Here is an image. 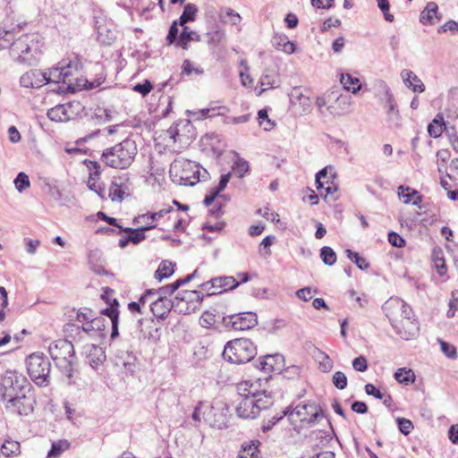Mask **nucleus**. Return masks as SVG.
<instances>
[{"label":"nucleus","instance_id":"f257e3e1","mask_svg":"<svg viewBox=\"0 0 458 458\" xmlns=\"http://www.w3.org/2000/svg\"><path fill=\"white\" fill-rule=\"evenodd\" d=\"M395 333L404 340L416 338L420 326L411 308L400 298H390L382 307Z\"/></svg>","mask_w":458,"mask_h":458},{"label":"nucleus","instance_id":"f03ea898","mask_svg":"<svg viewBox=\"0 0 458 458\" xmlns=\"http://www.w3.org/2000/svg\"><path fill=\"white\" fill-rule=\"evenodd\" d=\"M138 153L136 142L131 139L106 148L101 155V161L114 169H126L131 165Z\"/></svg>","mask_w":458,"mask_h":458},{"label":"nucleus","instance_id":"7ed1b4c3","mask_svg":"<svg viewBox=\"0 0 458 458\" xmlns=\"http://www.w3.org/2000/svg\"><path fill=\"white\" fill-rule=\"evenodd\" d=\"M48 351L56 367L65 374L68 383L72 384L74 356L72 344L65 339H59L49 344Z\"/></svg>","mask_w":458,"mask_h":458},{"label":"nucleus","instance_id":"20e7f679","mask_svg":"<svg viewBox=\"0 0 458 458\" xmlns=\"http://www.w3.org/2000/svg\"><path fill=\"white\" fill-rule=\"evenodd\" d=\"M11 56L18 63L33 65L38 62L39 50L33 35H23L13 41Z\"/></svg>","mask_w":458,"mask_h":458},{"label":"nucleus","instance_id":"39448f33","mask_svg":"<svg viewBox=\"0 0 458 458\" xmlns=\"http://www.w3.org/2000/svg\"><path fill=\"white\" fill-rule=\"evenodd\" d=\"M294 430L300 431L301 428L311 426L323 417L320 408L316 403L299 404L293 410L284 411Z\"/></svg>","mask_w":458,"mask_h":458},{"label":"nucleus","instance_id":"423d86ee","mask_svg":"<svg viewBox=\"0 0 458 458\" xmlns=\"http://www.w3.org/2000/svg\"><path fill=\"white\" fill-rule=\"evenodd\" d=\"M256 355V347L247 338H239L228 342L223 351V358L234 364L246 363Z\"/></svg>","mask_w":458,"mask_h":458},{"label":"nucleus","instance_id":"0eeeda50","mask_svg":"<svg viewBox=\"0 0 458 458\" xmlns=\"http://www.w3.org/2000/svg\"><path fill=\"white\" fill-rule=\"evenodd\" d=\"M27 371L31 380L38 386L50 383L51 362L42 352H34L26 359Z\"/></svg>","mask_w":458,"mask_h":458},{"label":"nucleus","instance_id":"6e6552de","mask_svg":"<svg viewBox=\"0 0 458 458\" xmlns=\"http://www.w3.org/2000/svg\"><path fill=\"white\" fill-rule=\"evenodd\" d=\"M274 403L272 395H256L241 399L235 408L241 419L250 420L258 417L262 410L270 407Z\"/></svg>","mask_w":458,"mask_h":458},{"label":"nucleus","instance_id":"1a4fd4ad","mask_svg":"<svg viewBox=\"0 0 458 458\" xmlns=\"http://www.w3.org/2000/svg\"><path fill=\"white\" fill-rule=\"evenodd\" d=\"M170 175L181 184L194 185L199 181L200 172L197 165L188 159L178 157L170 165Z\"/></svg>","mask_w":458,"mask_h":458},{"label":"nucleus","instance_id":"9d476101","mask_svg":"<svg viewBox=\"0 0 458 458\" xmlns=\"http://www.w3.org/2000/svg\"><path fill=\"white\" fill-rule=\"evenodd\" d=\"M2 399L13 398L18 394L28 393L31 385L22 374L17 371L8 370L4 373L1 381Z\"/></svg>","mask_w":458,"mask_h":458},{"label":"nucleus","instance_id":"9b49d317","mask_svg":"<svg viewBox=\"0 0 458 458\" xmlns=\"http://www.w3.org/2000/svg\"><path fill=\"white\" fill-rule=\"evenodd\" d=\"M231 415L226 403L215 400L211 404L207 403L206 411H203V420L212 428L218 429L229 426Z\"/></svg>","mask_w":458,"mask_h":458},{"label":"nucleus","instance_id":"f8f14e48","mask_svg":"<svg viewBox=\"0 0 458 458\" xmlns=\"http://www.w3.org/2000/svg\"><path fill=\"white\" fill-rule=\"evenodd\" d=\"M203 298L199 291L180 292L174 300V309L182 314L193 313L199 308Z\"/></svg>","mask_w":458,"mask_h":458},{"label":"nucleus","instance_id":"ddd939ff","mask_svg":"<svg viewBox=\"0 0 458 458\" xmlns=\"http://www.w3.org/2000/svg\"><path fill=\"white\" fill-rule=\"evenodd\" d=\"M27 393L3 400L5 403V407L13 412L20 415H28L33 411L32 400L26 395Z\"/></svg>","mask_w":458,"mask_h":458},{"label":"nucleus","instance_id":"4468645a","mask_svg":"<svg viewBox=\"0 0 458 458\" xmlns=\"http://www.w3.org/2000/svg\"><path fill=\"white\" fill-rule=\"evenodd\" d=\"M377 86L384 94L385 108L389 119H398L400 114L391 89L384 81H379Z\"/></svg>","mask_w":458,"mask_h":458},{"label":"nucleus","instance_id":"2eb2a0df","mask_svg":"<svg viewBox=\"0 0 458 458\" xmlns=\"http://www.w3.org/2000/svg\"><path fill=\"white\" fill-rule=\"evenodd\" d=\"M97 39L102 45L110 46L116 38V31L112 22L104 20L97 21Z\"/></svg>","mask_w":458,"mask_h":458},{"label":"nucleus","instance_id":"dca6fc26","mask_svg":"<svg viewBox=\"0 0 458 458\" xmlns=\"http://www.w3.org/2000/svg\"><path fill=\"white\" fill-rule=\"evenodd\" d=\"M232 327L234 330H247L258 324L257 315L253 312H243L233 315L230 318Z\"/></svg>","mask_w":458,"mask_h":458},{"label":"nucleus","instance_id":"f3484780","mask_svg":"<svg viewBox=\"0 0 458 458\" xmlns=\"http://www.w3.org/2000/svg\"><path fill=\"white\" fill-rule=\"evenodd\" d=\"M46 74L40 70H30L20 78V83L25 88L38 89L46 84Z\"/></svg>","mask_w":458,"mask_h":458},{"label":"nucleus","instance_id":"a211bd4d","mask_svg":"<svg viewBox=\"0 0 458 458\" xmlns=\"http://www.w3.org/2000/svg\"><path fill=\"white\" fill-rule=\"evenodd\" d=\"M290 101L293 106L300 107L301 114H307L311 110V100L309 97L302 94L301 89L294 88L290 93Z\"/></svg>","mask_w":458,"mask_h":458},{"label":"nucleus","instance_id":"6ab92c4d","mask_svg":"<svg viewBox=\"0 0 458 458\" xmlns=\"http://www.w3.org/2000/svg\"><path fill=\"white\" fill-rule=\"evenodd\" d=\"M400 76L404 85L414 93H422L425 91L426 87L424 83L412 71L403 69L401 72Z\"/></svg>","mask_w":458,"mask_h":458},{"label":"nucleus","instance_id":"aec40b11","mask_svg":"<svg viewBox=\"0 0 458 458\" xmlns=\"http://www.w3.org/2000/svg\"><path fill=\"white\" fill-rule=\"evenodd\" d=\"M259 384L258 381L244 380L237 384V391L241 399L244 397H256V395H271L266 391H259Z\"/></svg>","mask_w":458,"mask_h":458},{"label":"nucleus","instance_id":"412c9836","mask_svg":"<svg viewBox=\"0 0 458 458\" xmlns=\"http://www.w3.org/2000/svg\"><path fill=\"white\" fill-rule=\"evenodd\" d=\"M280 77L276 69L275 68H267L264 70L260 80L259 84L262 88V91H265L269 89L277 88L280 86Z\"/></svg>","mask_w":458,"mask_h":458},{"label":"nucleus","instance_id":"4be33fe9","mask_svg":"<svg viewBox=\"0 0 458 458\" xmlns=\"http://www.w3.org/2000/svg\"><path fill=\"white\" fill-rule=\"evenodd\" d=\"M150 310L152 313L159 318H165L172 308H174V301H171L164 297H157L155 301H151Z\"/></svg>","mask_w":458,"mask_h":458},{"label":"nucleus","instance_id":"5701e85b","mask_svg":"<svg viewBox=\"0 0 458 458\" xmlns=\"http://www.w3.org/2000/svg\"><path fill=\"white\" fill-rule=\"evenodd\" d=\"M440 19L441 15L438 13V6L435 2L428 3L420 15V21L423 25H433L436 21Z\"/></svg>","mask_w":458,"mask_h":458},{"label":"nucleus","instance_id":"b1692460","mask_svg":"<svg viewBox=\"0 0 458 458\" xmlns=\"http://www.w3.org/2000/svg\"><path fill=\"white\" fill-rule=\"evenodd\" d=\"M108 293H113L114 291L108 289L106 291V294L102 295V298L106 299V301L108 304V307H106V309H103L101 311V314L108 317L110 318L111 322H114V321L119 320V310H118L119 303L116 299H114V298L110 299L108 297Z\"/></svg>","mask_w":458,"mask_h":458},{"label":"nucleus","instance_id":"393cba45","mask_svg":"<svg viewBox=\"0 0 458 458\" xmlns=\"http://www.w3.org/2000/svg\"><path fill=\"white\" fill-rule=\"evenodd\" d=\"M85 352L91 367L95 368L101 364L106 360V353L104 350L95 344L85 346Z\"/></svg>","mask_w":458,"mask_h":458},{"label":"nucleus","instance_id":"a878e982","mask_svg":"<svg viewBox=\"0 0 458 458\" xmlns=\"http://www.w3.org/2000/svg\"><path fill=\"white\" fill-rule=\"evenodd\" d=\"M157 227V225L151 224L148 225H143L138 228H122L123 232L128 233V240L134 244H138L146 239L145 232L148 230H151Z\"/></svg>","mask_w":458,"mask_h":458},{"label":"nucleus","instance_id":"bb28decb","mask_svg":"<svg viewBox=\"0 0 458 458\" xmlns=\"http://www.w3.org/2000/svg\"><path fill=\"white\" fill-rule=\"evenodd\" d=\"M60 66L63 72L62 76L64 78V84L71 85L72 78L78 73L81 67L80 62L77 58H74L73 60H70L68 63L64 62L60 64Z\"/></svg>","mask_w":458,"mask_h":458},{"label":"nucleus","instance_id":"cd10ccee","mask_svg":"<svg viewBox=\"0 0 458 458\" xmlns=\"http://www.w3.org/2000/svg\"><path fill=\"white\" fill-rule=\"evenodd\" d=\"M272 45L280 51L285 54H293L295 51V45L290 41L284 34H275L272 38Z\"/></svg>","mask_w":458,"mask_h":458},{"label":"nucleus","instance_id":"c85d7f7f","mask_svg":"<svg viewBox=\"0 0 458 458\" xmlns=\"http://www.w3.org/2000/svg\"><path fill=\"white\" fill-rule=\"evenodd\" d=\"M259 445L260 442L259 440L244 442L242 445L238 458H260Z\"/></svg>","mask_w":458,"mask_h":458},{"label":"nucleus","instance_id":"c756f323","mask_svg":"<svg viewBox=\"0 0 458 458\" xmlns=\"http://www.w3.org/2000/svg\"><path fill=\"white\" fill-rule=\"evenodd\" d=\"M215 288L218 291V293L232 290L239 285V282L233 276H220L212 279Z\"/></svg>","mask_w":458,"mask_h":458},{"label":"nucleus","instance_id":"7c9ffc66","mask_svg":"<svg viewBox=\"0 0 458 458\" xmlns=\"http://www.w3.org/2000/svg\"><path fill=\"white\" fill-rule=\"evenodd\" d=\"M283 361L284 357L280 354L267 355L259 362V368L264 370L266 373H268L273 370H279L280 367L276 368V365H279Z\"/></svg>","mask_w":458,"mask_h":458},{"label":"nucleus","instance_id":"2f4dec72","mask_svg":"<svg viewBox=\"0 0 458 458\" xmlns=\"http://www.w3.org/2000/svg\"><path fill=\"white\" fill-rule=\"evenodd\" d=\"M182 126L183 128H192V125L190 122V120H180L176 123H174L167 131L166 135L168 138L173 141V143H175L176 141H182V135L180 133V127Z\"/></svg>","mask_w":458,"mask_h":458},{"label":"nucleus","instance_id":"473e14b6","mask_svg":"<svg viewBox=\"0 0 458 458\" xmlns=\"http://www.w3.org/2000/svg\"><path fill=\"white\" fill-rule=\"evenodd\" d=\"M231 178V173H227L225 174L221 175L218 185L212 189L208 195H207L204 199V204L206 206H209L213 203L215 199L219 195L221 191L225 190L229 180Z\"/></svg>","mask_w":458,"mask_h":458},{"label":"nucleus","instance_id":"72a5a7b5","mask_svg":"<svg viewBox=\"0 0 458 458\" xmlns=\"http://www.w3.org/2000/svg\"><path fill=\"white\" fill-rule=\"evenodd\" d=\"M340 81L344 89L351 91L353 94H356L361 89L360 80L350 73H342Z\"/></svg>","mask_w":458,"mask_h":458},{"label":"nucleus","instance_id":"f704fd0d","mask_svg":"<svg viewBox=\"0 0 458 458\" xmlns=\"http://www.w3.org/2000/svg\"><path fill=\"white\" fill-rule=\"evenodd\" d=\"M70 106L58 105L47 111V117L55 122H64L70 119L68 109Z\"/></svg>","mask_w":458,"mask_h":458},{"label":"nucleus","instance_id":"c9c22d12","mask_svg":"<svg viewBox=\"0 0 458 458\" xmlns=\"http://www.w3.org/2000/svg\"><path fill=\"white\" fill-rule=\"evenodd\" d=\"M128 188L116 181H114L109 187V198L112 201L121 202Z\"/></svg>","mask_w":458,"mask_h":458},{"label":"nucleus","instance_id":"e433bc0d","mask_svg":"<svg viewBox=\"0 0 458 458\" xmlns=\"http://www.w3.org/2000/svg\"><path fill=\"white\" fill-rule=\"evenodd\" d=\"M183 27V30L179 37V41H178V45L182 47L183 49H187L188 48V43L190 41H200V36L193 31V30H189V28L186 27L185 25L182 26Z\"/></svg>","mask_w":458,"mask_h":458},{"label":"nucleus","instance_id":"4c0bfd02","mask_svg":"<svg viewBox=\"0 0 458 458\" xmlns=\"http://www.w3.org/2000/svg\"><path fill=\"white\" fill-rule=\"evenodd\" d=\"M409 191L410 188H405L402 185L398 188V195L403 199L405 204L412 203L413 205H418L421 201V197L418 194V191H412L409 192Z\"/></svg>","mask_w":458,"mask_h":458},{"label":"nucleus","instance_id":"58836bf2","mask_svg":"<svg viewBox=\"0 0 458 458\" xmlns=\"http://www.w3.org/2000/svg\"><path fill=\"white\" fill-rule=\"evenodd\" d=\"M198 13V7L195 4H187L183 8V12L179 18V23L181 26H184L189 21H193Z\"/></svg>","mask_w":458,"mask_h":458},{"label":"nucleus","instance_id":"ea45409f","mask_svg":"<svg viewBox=\"0 0 458 458\" xmlns=\"http://www.w3.org/2000/svg\"><path fill=\"white\" fill-rule=\"evenodd\" d=\"M394 378L400 384L408 385L415 381V374L411 369L400 368L394 373Z\"/></svg>","mask_w":458,"mask_h":458},{"label":"nucleus","instance_id":"a19ab883","mask_svg":"<svg viewBox=\"0 0 458 458\" xmlns=\"http://www.w3.org/2000/svg\"><path fill=\"white\" fill-rule=\"evenodd\" d=\"M174 265L170 261H162L155 273V278L157 279L158 281H161L165 278L169 277L174 272Z\"/></svg>","mask_w":458,"mask_h":458},{"label":"nucleus","instance_id":"79ce46f5","mask_svg":"<svg viewBox=\"0 0 458 458\" xmlns=\"http://www.w3.org/2000/svg\"><path fill=\"white\" fill-rule=\"evenodd\" d=\"M104 318L102 317L94 318L92 320L88 321L82 325V330L91 335L97 331H101L105 327Z\"/></svg>","mask_w":458,"mask_h":458},{"label":"nucleus","instance_id":"37998d69","mask_svg":"<svg viewBox=\"0 0 458 458\" xmlns=\"http://www.w3.org/2000/svg\"><path fill=\"white\" fill-rule=\"evenodd\" d=\"M225 109L224 106H210L208 108L199 109L196 112H190L189 114L196 120H203L208 117H213L220 114L219 112L216 113V110Z\"/></svg>","mask_w":458,"mask_h":458},{"label":"nucleus","instance_id":"c03bdc74","mask_svg":"<svg viewBox=\"0 0 458 458\" xmlns=\"http://www.w3.org/2000/svg\"><path fill=\"white\" fill-rule=\"evenodd\" d=\"M335 104L337 105V108L340 112H336L334 106H328L327 109L330 110L332 114L335 113L336 114H342L347 112L351 106V97L348 95H340L335 99Z\"/></svg>","mask_w":458,"mask_h":458},{"label":"nucleus","instance_id":"a18cd8bd","mask_svg":"<svg viewBox=\"0 0 458 458\" xmlns=\"http://www.w3.org/2000/svg\"><path fill=\"white\" fill-rule=\"evenodd\" d=\"M46 74L47 80L46 84L54 82V83H64V78H63V72L61 66L53 67L48 71L44 72Z\"/></svg>","mask_w":458,"mask_h":458},{"label":"nucleus","instance_id":"49530a36","mask_svg":"<svg viewBox=\"0 0 458 458\" xmlns=\"http://www.w3.org/2000/svg\"><path fill=\"white\" fill-rule=\"evenodd\" d=\"M70 446V444L67 440H61L56 443H53L51 449L47 453V458H57L62 453L67 450Z\"/></svg>","mask_w":458,"mask_h":458},{"label":"nucleus","instance_id":"de8ad7c7","mask_svg":"<svg viewBox=\"0 0 458 458\" xmlns=\"http://www.w3.org/2000/svg\"><path fill=\"white\" fill-rule=\"evenodd\" d=\"M232 170L239 178H242L246 174L249 173V163L245 159L237 157L236 160L233 162Z\"/></svg>","mask_w":458,"mask_h":458},{"label":"nucleus","instance_id":"09e8293b","mask_svg":"<svg viewBox=\"0 0 458 458\" xmlns=\"http://www.w3.org/2000/svg\"><path fill=\"white\" fill-rule=\"evenodd\" d=\"M1 452L6 457L17 455L20 454V443L13 440H6L1 446Z\"/></svg>","mask_w":458,"mask_h":458},{"label":"nucleus","instance_id":"8fccbe9b","mask_svg":"<svg viewBox=\"0 0 458 458\" xmlns=\"http://www.w3.org/2000/svg\"><path fill=\"white\" fill-rule=\"evenodd\" d=\"M443 117L439 114L428 126V134L433 138H437L443 131Z\"/></svg>","mask_w":458,"mask_h":458},{"label":"nucleus","instance_id":"3c124183","mask_svg":"<svg viewBox=\"0 0 458 458\" xmlns=\"http://www.w3.org/2000/svg\"><path fill=\"white\" fill-rule=\"evenodd\" d=\"M320 258L326 265L332 266L336 261V254L332 248L325 246L320 250Z\"/></svg>","mask_w":458,"mask_h":458},{"label":"nucleus","instance_id":"603ef678","mask_svg":"<svg viewBox=\"0 0 458 458\" xmlns=\"http://www.w3.org/2000/svg\"><path fill=\"white\" fill-rule=\"evenodd\" d=\"M345 253L348 259L353 261L360 269L365 270L369 267L367 260L360 257L357 252H353L351 250H346Z\"/></svg>","mask_w":458,"mask_h":458},{"label":"nucleus","instance_id":"864d4df0","mask_svg":"<svg viewBox=\"0 0 458 458\" xmlns=\"http://www.w3.org/2000/svg\"><path fill=\"white\" fill-rule=\"evenodd\" d=\"M13 182L19 192H22L30 186L29 176L23 172L18 174Z\"/></svg>","mask_w":458,"mask_h":458},{"label":"nucleus","instance_id":"5fc2aeb1","mask_svg":"<svg viewBox=\"0 0 458 458\" xmlns=\"http://www.w3.org/2000/svg\"><path fill=\"white\" fill-rule=\"evenodd\" d=\"M437 342L440 344V349L442 352L449 359H456L457 358V352L454 345L442 340L437 339Z\"/></svg>","mask_w":458,"mask_h":458},{"label":"nucleus","instance_id":"6e6d98bb","mask_svg":"<svg viewBox=\"0 0 458 458\" xmlns=\"http://www.w3.org/2000/svg\"><path fill=\"white\" fill-rule=\"evenodd\" d=\"M207 35L208 38V43L209 45L217 46L225 39V33L222 30H215L208 32Z\"/></svg>","mask_w":458,"mask_h":458},{"label":"nucleus","instance_id":"4d7b16f0","mask_svg":"<svg viewBox=\"0 0 458 458\" xmlns=\"http://www.w3.org/2000/svg\"><path fill=\"white\" fill-rule=\"evenodd\" d=\"M258 119L259 125L262 126L265 131H270L275 126V123L269 119L267 112L265 109L259 111Z\"/></svg>","mask_w":458,"mask_h":458},{"label":"nucleus","instance_id":"13d9d810","mask_svg":"<svg viewBox=\"0 0 458 458\" xmlns=\"http://www.w3.org/2000/svg\"><path fill=\"white\" fill-rule=\"evenodd\" d=\"M377 6L383 13L384 18L386 21L392 22L394 20V16L390 13V4L388 0H377Z\"/></svg>","mask_w":458,"mask_h":458},{"label":"nucleus","instance_id":"bf43d9fd","mask_svg":"<svg viewBox=\"0 0 458 458\" xmlns=\"http://www.w3.org/2000/svg\"><path fill=\"white\" fill-rule=\"evenodd\" d=\"M333 384L336 388L343 390L347 386V377L342 371H336L333 375Z\"/></svg>","mask_w":458,"mask_h":458},{"label":"nucleus","instance_id":"052dcab7","mask_svg":"<svg viewBox=\"0 0 458 458\" xmlns=\"http://www.w3.org/2000/svg\"><path fill=\"white\" fill-rule=\"evenodd\" d=\"M13 34L9 30L0 29V50L11 47Z\"/></svg>","mask_w":458,"mask_h":458},{"label":"nucleus","instance_id":"680f3d73","mask_svg":"<svg viewBox=\"0 0 458 458\" xmlns=\"http://www.w3.org/2000/svg\"><path fill=\"white\" fill-rule=\"evenodd\" d=\"M327 168L328 167H325L321 169L316 174V186L318 190L324 189V186L329 183V180L327 179Z\"/></svg>","mask_w":458,"mask_h":458},{"label":"nucleus","instance_id":"e2e57ef3","mask_svg":"<svg viewBox=\"0 0 458 458\" xmlns=\"http://www.w3.org/2000/svg\"><path fill=\"white\" fill-rule=\"evenodd\" d=\"M352 368L359 372H364L368 369L367 359L360 355L352 360Z\"/></svg>","mask_w":458,"mask_h":458},{"label":"nucleus","instance_id":"0e129e2a","mask_svg":"<svg viewBox=\"0 0 458 458\" xmlns=\"http://www.w3.org/2000/svg\"><path fill=\"white\" fill-rule=\"evenodd\" d=\"M446 31H450L454 35L458 34V22L450 20L446 21L443 26H441L437 30L438 33Z\"/></svg>","mask_w":458,"mask_h":458},{"label":"nucleus","instance_id":"69168bd1","mask_svg":"<svg viewBox=\"0 0 458 458\" xmlns=\"http://www.w3.org/2000/svg\"><path fill=\"white\" fill-rule=\"evenodd\" d=\"M257 213L263 216L264 218L270 220L272 222L279 221V215L271 211L268 208H259Z\"/></svg>","mask_w":458,"mask_h":458},{"label":"nucleus","instance_id":"338daca9","mask_svg":"<svg viewBox=\"0 0 458 458\" xmlns=\"http://www.w3.org/2000/svg\"><path fill=\"white\" fill-rule=\"evenodd\" d=\"M397 423H398L399 430L403 435H408L411 432V428H413L411 421L407 419H404V418H398Z\"/></svg>","mask_w":458,"mask_h":458},{"label":"nucleus","instance_id":"774afa93","mask_svg":"<svg viewBox=\"0 0 458 458\" xmlns=\"http://www.w3.org/2000/svg\"><path fill=\"white\" fill-rule=\"evenodd\" d=\"M152 89V84L149 81H145L144 83L136 84L133 90L141 94L143 97L147 96Z\"/></svg>","mask_w":458,"mask_h":458}]
</instances>
